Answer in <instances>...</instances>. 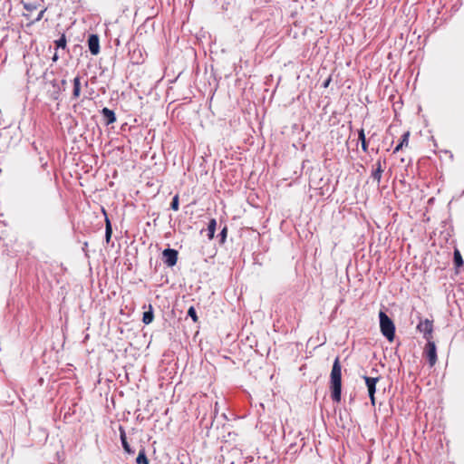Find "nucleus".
<instances>
[{
  "mask_svg": "<svg viewBox=\"0 0 464 464\" xmlns=\"http://www.w3.org/2000/svg\"><path fill=\"white\" fill-rule=\"evenodd\" d=\"M330 378L332 399L335 402H340L342 392V366L339 358H336L334 362Z\"/></svg>",
  "mask_w": 464,
  "mask_h": 464,
  "instance_id": "obj_1",
  "label": "nucleus"
},
{
  "mask_svg": "<svg viewBox=\"0 0 464 464\" xmlns=\"http://www.w3.org/2000/svg\"><path fill=\"white\" fill-rule=\"evenodd\" d=\"M380 328L383 336L390 342L393 341L395 336V325L392 319L383 312L379 313Z\"/></svg>",
  "mask_w": 464,
  "mask_h": 464,
  "instance_id": "obj_2",
  "label": "nucleus"
},
{
  "mask_svg": "<svg viewBox=\"0 0 464 464\" xmlns=\"http://www.w3.org/2000/svg\"><path fill=\"white\" fill-rule=\"evenodd\" d=\"M425 355L429 361L430 365L432 367L437 362V349L433 341L428 340L424 350Z\"/></svg>",
  "mask_w": 464,
  "mask_h": 464,
  "instance_id": "obj_3",
  "label": "nucleus"
},
{
  "mask_svg": "<svg viewBox=\"0 0 464 464\" xmlns=\"http://www.w3.org/2000/svg\"><path fill=\"white\" fill-rule=\"evenodd\" d=\"M417 329L419 332L423 334V337L428 341L432 339V331H433V324L432 322L429 319H425L423 321H420L418 325Z\"/></svg>",
  "mask_w": 464,
  "mask_h": 464,
  "instance_id": "obj_4",
  "label": "nucleus"
},
{
  "mask_svg": "<svg viewBox=\"0 0 464 464\" xmlns=\"http://www.w3.org/2000/svg\"><path fill=\"white\" fill-rule=\"evenodd\" d=\"M363 379L365 381V384L367 386V389H368V393H369V397H370V400H371V403L372 406L375 405V392H376V383L378 382V378L377 377H368V376H363Z\"/></svg>",
  "mask_w": 464,
  "mask_h": 464,
  "instance_id": "obj_5",
  "label": "nucleus"
},
{
  "mask_svg": "<svg viewBox=\"0 0 464 464\" xmlns=\"http://www.w3.org/2000/svg\"><path fill=\"white\" fill-rule=\"evenodd\" d=\"M164 263L168 266H173L178 261V251L171 248H167L162 252Z\"/></svg>",
  "mask_w": 464,
  "mask_h": 464,
  "instance_id": "obj_6",
  "label": "nucleus"
},
{
  "mask_svg": "<svg viewBox=\"0 0 464 464\" xmlns=\"http://www.w3.org/2000/svg\"><path fill=\"white\" fill-rule=\"evenodd\" d=\"M88 47L90 53L97 55L100 53V40L97 34H91L88 38Z\"/></svg>",
  "mask_w": 464,
  "mask_h": 464,
  "instance_id": "obj_7",
  "label": "nucleus"
},
{
  "mask_svg": "<svg viewBox=\"0 0 464 464\" xmlns=\"http://www.w3.org/2000/svg\"><path fill=\"white\" fill-rule=\"evenodd\" d=\"M102 114L107 125L116 121V115L112 110L105 107L102 110Z\"/></svg>",
  "mask_w": 464,
  "mask_h": 464,
  "instance_id": "obj_8",
  "label": "nucleus"
},
{
  "mask_svg": "<svg viewBox=\"0 0 464 464\" xmlns=\"http://www.w3.org/2000/svg\"><path fill=\"white\" fill-rule=\"evenodd\" d=\"M154 319L153 308L151 304H149V310L143 313L142 322L145 324H150Z\"/></svg>",
  "mask_w": 464,
  "mask_h": 464,
  "instance_id": "obj_9",
  "label": "nucleus"
},
{
  "mask_svg": "<svg viewBox=\"0 0 464 464\" xmlns=\"http://www.w3.org/2000/svg\"><path fill=\"white\" fill-rule=\"evenodd\" d=\"M72 82H73L72 97L74 99H77V98H79L80 93H81V79H80V76H76L73 79Z\"/></svg>",
  "mask_w": 464,
  "mask_h": 464,
  "instance_id": "obj_10",
  "label": "nucleus"
},
{
  "mask_svg": "<svg viewBox=\"0 0 464 464\" xmlns=\"http://www.w3.org/2000/svg\"><path fill=\"white\" fill-rule=\"evenodd\" d=\"M120 432H121V444H122L124 450L128 453H132L133 451L130 450V445L127 442L125 431L121 427L120 428Z\"/></svg>",
  "mask_w": 464,
  "mask_h": 464,
  "instance_id": "obj_11",
  "label": "nucleus"
},
{
  "mask_svg": "<svg viewBox=\"0 0 464 464\" xmlns=\"http://www.w3.org/2000/svg\"><path fill=\"white\" fill-rule=\"evenodd\" d=\"M358 139H359V140L362 143V150L364 152H367V150H368V144H367V141H366L365 133H364L363 129H361V130H358Z\"/></svg>",
  "mask_w": 464,
  "mask_h": 464,
  "instance_id": "obj_12",
  "label": "nucleus"
},
{
  "mask_svg": "<svg viewBox=\"0 0 464 464\" xmlns=\"http://www.w3.org/2000/svg\"><path fill=\"white\" fill-rule=\"evenodd\" d=\"M137 464H149V460L146 457L145 450H141L136 459Z\"/></svg>",
  "mask_w": 464,
  "mask_h": 464,
  "instance_id": "obj_13",
  "label": "nucleus"
},
{
  "mask_svg": "<svg viewBox=\"0 0 464 464\" xmlns=\"http://www.w3.org/2000/svg\"><path fill=\"white\" fill-rule=\"evenodd\" d=\"M454 263L457 267H459L463 265V259L461 257L460 252L458 249L454 251Z\"/></svg>",
  "mask_w": 464,
  "mask_h": 464,
  "instance_id": "obj_14",
  "label": "nucleus"
},
{
  "mask_svg": "<svg viewBox=\"0 0 464 464\" xmlns=\"http://www.w3.org/2000/svg\"><path fill=\"white\" fill-rule=\"evenodd\" d=\"M383 172V169H374L372 172V178L379 184L381 182V179H382V174Z\"/></svg>",
  "mask_w": 464,
  "mask_h": 464,
  "instance_id": "obj_15",
  "label": "nucleus"
},
{
  "mask_svg": "<svg viewBox=\"0 0 464 464\" xmlns=\"http://www.w3.org/2000/svg\"><path fill=\"white\" fill-rule=\"evenodd\" d=\"M55 44L57 48L65 49L66 47V37L64 34H62V36L55 41Z\"/></svg>",
  "mask_w": 464,
  "mask_h": 464,
  "instance_id": "obj_16",
  "label": "nucleus"
},
{
  "mask_svg": "<svg viewBox=\"0 0 464 464\" xmlns=\"http://www.w3.org/2000/svg\"><path fill=\"white\" fill-rule=\"evenodd\" d=\"M409 138H410V131H406L401 137V141L399 143L401 144L403 147L408 146V144H409Z\"/></svg>",
  "mask_w": 464,
  "mask_h": 464,
  "instance_id": "obj_17",
  "label": "nucleus"
},
{
  "mask_svg": "<svg viewBox=\"0 0 464 464\" xmlns=\"http://www.w3.org/2000/svg\"><path fill=\"white\" fill-rule=\"evenodd\" d=\"M179 195H175L172 198V201L170 203V208L174 211H177L179 210Z\"/></svg>",
  "mask_w": 464,
  "mask_h": 464,
  "instance_id": "obj_18",
  "label": "nucleus"
},
{
  "mask_svg": "<svg viewBox=\"0 0 464 464\" xmlns=\"http://www.w3.org/2000/svg\"><path fill=\"white\" fill-rule=\"evenodd\" d=\"M216 227H217L216 219H214V218L210 219L208 224V228H207L208 232H215Z\"/></svg>",
  "mask_w": 464,
  "mask_h": 464,
  "instance_id": "obj_19",
  "label": "nucleus"
},
{
  "mask_svg": "<svg viewBox=\"0 0 464 464\" xmlns=\"http://www.w3.org/2000/svg\"><path fill=\"white\" fill-rule=\"evenodd\" d=\"M24 8L26 11L32 12L37 8V5L35 3H24Z\"/></svg>",
  "mask_w": 464,
  "mask_h": 464,
  "instance_id": "obj_20",
  "label": "nucleus"
},
{
  "mask_svg": "<svg viewBox=\"0 0 464 464\" xmlns=\"http://www.w3.org/2000/svg\"><path fill=\"white\" fill-rule=\"evenodd\" d=\"M188 315L190 316L194 322L198 321L197 313L193 306L189 307V309L188 311Z\"/></svg>",
  "mask_w": 464,
  "mask_h": 464,
  "instance_id": "obj_21",
  "label": "nucleus"
},
{
  "mask_svg": "<svg viewBox=\"0 0 464 464\" xmlns=\"http://www.w3.org/2000/svg\"><path fill=\"white\" fill-rule=\"evenodd\" d=\"M102 211L105 216V221H106L105 232H112L111 224L109 218H107L105 211L104 210H102Z\"/></svg>",
  "mask_w": 464,
  "mask_h": 464,
  "instance_id": "obj_22",
  "label": "nucleus"
},
{
  "mask_svg": "<svg viewBox=\"0 0 464 464\" xmlns=\"http://www.w3.org/2000/svg\"><path fill=\"white\" fill-rule=\"evenodd\" d=\"M217 237H219V243L223 244L226 241L227 234H217Z\"/></svg>",
  "mask_w": 464,
  "mask_h": 464,
  "instance_id": "obj_23",
  "label": "nucleus"
},
{
  "mask_svg": "<svg viewBox=\"0 0 464 464\" xmlns=\"http://www.w3.org/2000/svg\"><path fill=\"white\" fill-rule=\"evenodd\" d=\"M44 12H45V9L42 10V11L38 14V15H37V17L35 18V20H34V21H35V22L40 21V20L43 18Z\"/></svg>",
  "mask_w": 464,
  "mask_h": 464,
  "instance_id": "obj_24",
  "label": "nucleus"
},
{
  "mask_svg": "<svg viewBox=\"0 0 464 464\" xmlns=\"http://www.w3.org/2000/svg\"><path fill=\"white\" fill-rule=\"evenodd\" d=\"M402 148H403V146H402L401 144H400V143H399V144L395 147V149H394V150H393V153H397V152H398L399 150H401Z\"/></svg>",
  "mask_w": 464,
  "mask_h": 464,
  "instance_id": "obj_25",
  "label": "nucleus"
},
{
  "mask_svg": "<svg viewBox=\"0 0 464 464\" xmlns=\"http://www.w3.org/2000/svg\"><path fill=\"white\" fill-rule=\"evenodd\" d=\"M111 235L112 234H105V241H106L107 244L110 243Z\"/></svg>",
  "mask_w": 464,
  "mask_h": 464,
  "instance_id": "obj_26",
  "label": "nucleus"
},
{
  "mask_svg": "<svg viewBox=\"0 0 464 464\" xmlns=\"http://www.w3.org/2000/svg\"><path fill=\"white\" fill-rule=\"evenodd\" d=\"M375 165H376V169H382L381 160H378Z\"/></svg>",
  "mask_w": 464,
  "mask_h": 464,
  "instance_id": "obj_27",
  "label": "nucleus"
},
{
  "mask_svg": "<svg viewBox=\"0 0 464 464\" xmlns=\"http://www.w3.org/2000/svg\"><path fill=\"white\" fill-rule=\"evenodd\" d=\"M331 82V78H328L324 82V87L326 88L328 87L329 83Z\"/></svg>",
  "mask_w": 464,
  "mask_h": 464,
  "instance_id": "obj_28",
  "label": "nucleus"
},
{
  "mask_svg": "<svg viewBox=\"0 0 464 464\" xmlns=\"http://www.w3.org/2000/svg\"><path fill=\"white\" fill-rule=\"evenodd\" d=\"M216 234H208V240H212L215 237Z\"/></svg>",
  "mask_w": 464,
  "mask_h": 464,
  "instance_id": "obj_29",
  "label": "nucleus"
},
{
  "mask_svg": "<svg viewBox=\"0 0 464 464\" xmlns=\"http://www.w3.org/2000/svg\"><path fill=\"white\" fill-rule=\"evenodd\" d=\"M58 58H59V57H58V54L55 53L53 54V62H56V61L58 60Z\"/></svg>",
  "mask_w": 464,
  "mask_h": 464,
  "instance_id": "obj_30",
  "label": "nucleus"
},
{
  "mask_svg": "<svg viewBox=\"0 0 464 464\" xmlns=\"http://www.w3.org/2000/svg\"><path fill=\"white\" fill-rule=\"evenodd\" d=\"M62 84L65 85L66 84V80H62Z\"/></svg>",
  "mask_w": 464,
  "mask_h": 464,
  "instance_id": "obj_31",
  "label": "nucleus"
},
{
  "mask_svg": "<svg viewBox=\"0 0 464 464\" xmlns=\"http://www.w3.org/2000/svg\"><path fill=\"white\" fill-rule=\"evenodd\" d=\"M220 232H222V233L227 232V227H224Z\"/></svg>",
  "mask_w": 464,
  "mask_h": 464,
  "instance_id": "obj_32",
  "label": "nucleus"
}]
</instances>
